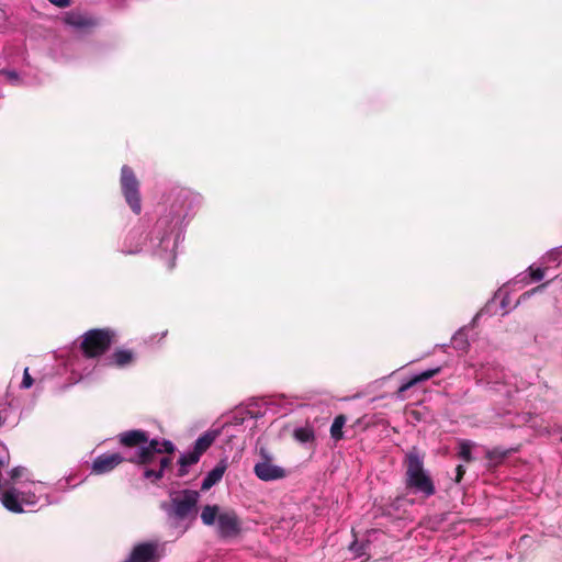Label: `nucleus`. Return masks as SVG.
Segmentation results:
<instances>
[{
  "label": "nucleus",
  "instance_id": "f257e3e1",
  "mask_svg": "<svg viewBox=\"0 0 562 562\" xmlns=\"http://www.w3.org/2000/svg\"><path fill=\"white\" fill-rule=\"evenodd\" d=\"M188 216L187 201L171 206L170 211L161 215L155 224L153 236L148 237L144 226L132 228L125 237L122 252L134 255L150 251L162 259L169 269L175 267L176 248L182 239L183 223Z\"/></svg>",
  "mask_w": 562,
  "mask_h": 562
},
{
  "label": "nucleus",
  "instance_id": "f03ea898",
  "mask_svg": "<svg viewBox=\"0 0 562 562\" xmlns=\"http://www.w3.org/2000/svg\"><path fill=\"white\" fill-rule=\"evenodd\" d=\"M122 446L137 448V450L126 458L130 462L136 464H153L158 454L171 453L175 446L169 440H149L148 434L140 429L128 430L119 435Z\"/></svg>",
  "mask_w": 562,
  "mask_h": 562
},
{
  "label": "nucleus",
  "instance_id": "7ed1b4c3",
  "mask_svg": "<svg viewBox=\"0 0 562 562\" xmlns=\"http://www.w3.org/2000/svg\"><path fill=\"white\" fill-rule=\"evenodd\" d=\"M203 525L215 527L221 538H234L240 531V520L233 509L206 505L200 514Z\"/></svg>",
  "mask_w": 562,
  "mask_h": 562
},
{
  "label": "nucleus",
  "instance_id": "20e7f679",
  "mask_svg": "<svg viewBox=\"0 0 562 562\" xmlns=\"http://www.w3.org/2000/svg\"><path fill=\"white\" fill-rule=\"evenodd\" d=\"M406 484L415 493L429 497L436 488L429 474L424 470L423 457L413 449L406 454Z\"/></svg>",
  "mask_w": 562,
  "mask_h": 562
},
{
  "label": "nucleus",
  "instance_id": "39448f33",
  "mask_svg": "<svg viewBox=\"0 0 562 562\" xmlns=\"http://www.w3.org/2000/svg\"><path fill=\"white\" fill-rule=\"evenodd\" d=\"M43 496H45L44 505H48L46 487L41 482L33 483L31 488L21 493L15 488H9L3 493L0 491L2 505L13 513L23 512V506L33 507L37 505Z\"/></svg>",
  "mask_w": 562,
  "mask_h": 562
},
{
  "label": "nucleus",
  "instance_id": "423d86ee",
  "mask_svg": "<svg viewBox=\"0 0 562 562\" xmlns=\"http://www.w3.org/2000/svg\"><path fill=\"white\" fill-rule=\"evenodd\" d=\"M199 499V492L183 490L171 494V502L161 503L160 508L167 514L169 519L176 521L184 520L187 518H195Z\"/></svg>",
  "mask_w": 562,
  "mask_h": 562
},
{
  "label": "nucleus",
  "instance_id": "0eeeda50",
  "mask_svg": "<svg viewBox=\"0 0 562 562\" xmlns=\"http://www.w3.org/2000/svg\"><path fill=\"white\" fill-rule=\"evenodd\" d=\"M114 333L110 329H90L82 336L81 350L86 358L103 355L112 345Z\"/></svg>",
  "mask_w": 562,
  "mask_h": 562
},
{
  "label": "nucleus",
  "instance_id": "6e6552de",
  "mask_svg": "<svg viewBox=\"0 0 562 562\" xmlns=\"http://www.w3.org/2000/svg\"><path fill=\"white\" fill-rule=\"evenodd\" d=\"M254 473L265 482L282 480L288 475V471L276 464L273 456L265 448L259 451V460L255 463Z\"/></svg>",
  "mask_w": 562,
  "mask_h": 562
},
{
  "label": "nucleus",
  "instance_id": "1a4fd4ad",
  "mask_svg": "<svg viewBox=\"0 0 562 562\" xmlns=\"http://www.w3.org/2000/svg\"><path fill=\"white\" fill-rule=\"evenodd\" d=\"M121 188L125 200L134 213L142 211L139 183L133 170L128 166H123L121 170Z\"/></svg>",
  "mask_w": 562,
  "mask_h": 562
},
{
  "label": "nucleus",
  "instance_id": "9d476101",
  "mask_svg": "<svg viewBox=\"0 0 562 562\" xmlns=\"http://www.w3.org/2000/svg\"><path fill=\"white\" fill-rule=\"evenodd\" d=\"M125 458L121 453H103L98 456L91 465V471L94 474H105L120 465Z\"/></svg>",
  "mask_w": 562,
  "mask_h": 562
},
{
  "label": "nucleus",
  "instance_id": "9b49d317",
  "mask_svg": "<svg viewBox=\"0 0 562 562\" xmlns=\"http://www.w3.org/2000/svg\"><path fill=\"white\" fill-rule=\"evenodd\" d=\"M157 544L144 542L134 547L128 560L131 562H157Z\"/></svg>",
  "mask_w": 562,
  "mask_h": 562
},
{
  "label": "nucleus",
  "instance_id": "f8f14e48",
  "mask_svg": "<svg viewBox=\"0 0 562 562\" xmlns=\"http://www.w3.org/2000/svg\"><path fill=\"white\" fill-rule=\"evenodd\" d=\"M226 470V464L218 463L213 470H211L204 480L202 481L201 488L202 491H207L212 486H214L216 483H218Z\"/></svg>",
  "mask_w": 562,
  "mask_h": 562
},
{
  "label": "nucleus",
  "instance_id": "ddd939ff",
  "mask_svg": "<svg viewBox=\"0 0 562 562\" xmlns=\"http://www.w3.org/2000/svg\"><path fill=\"white\" fill-rule=\"evenodd\" d=\"M134 361V353L127 349H119L114 351L109 359L110 364H114L117 368H125Z\"/></svg>",
  "mask_w": 562,
  "mask_h": 562
},
{
  "label": "nucleus",
  "instance_id": "4468645a",
  "mask_svg": "<svg viewBox=\"0 0 562 562\" xmlns=\"http://www.w3.org/2000/svg\"><path fill=\"white\" fill-rule=\"evenodd\" d=\"M440 372V368H434V369H429V370H426V371H423L422 373L419 374H416L415 376H413L409 381H407L406 383L402 384L401 387H400V392L403 393L407 390H409L412 386H414L415 384L417 383H420V382H424V381H427L429 379H431L432 376H435L436 374H438Z\"/></svg>",
  "mask_w": 562,
  "mask_h": 562
},
{
  "label": "nucleus",
  "instance_id": "2eb2a0df",
  "mask_svg": "<svg viewBox=\"0 0 562 562\" xmlns=\"http://www.w3.org/2000/svg\"><path fill=\"white\" fill-rule=\"evenodd\" d=\"M159 467L158 469H151L147 468L144 471V477L148 479L153 482L159 480L164 470L171 464V459L169 457H160L158 460Z\"/></svg>",
  "mask_w": 562,
  "mask_h": 562
},
{
  "label": "nucleus",
  "instance_id": "dca6fc26",
  "mask_svg": "<svg viewBox=\"0 0 562 562\" xmlns=\"http://www.w3.org/2000/svg\"><path fill=\"white\" fill-rule=\"evenodd\" d=\"M215 438H216V432L203 434L195 440L192 451H194L196 454H199L201 457L203 454V452H205L211 447V445L213 443Z\"/></svg>",
  "mask_w": 562,
  "mask_h": 562
},
{
  "label": "nucleus",
  "instance_id": "f3484780",
  "mask_svg": "<svg viewBox=\"0 0 562 562\" xmlns=\"http://www.w3.org/2000/svg\"><path fill=\"white\" fill-rule=\"evenodd\" d=\"M66 22L76 29H87L97 25L94 19L82 14H71L67 18Z\"/></svg>",
  "mask_w": 562,
  "mask_h": 562
},
{
  "label": "nucleus",
  "instance_id": "a211bd4d",
  "mask_svg": "<svg viewBox=\"0 0 562 562\" xmlns=\"http://www.w3.org/2000/svg\"><path fill=\"white\" fill-rule=\"evenodd\" d=\"M200 458L201 457L192 450L182 453L179 458V476H184L188 473V468L192 464L198 463Z\"/></svg>",
  "mask_w": 562,
  "mask_h": 562
},
{
  "label": "nucleus",
  "instance_id": "6ab92c4d",
  "mask_svg": "<svg viewBox=\"0 0 562 562\" xmlns=\"http://www.w3.org/2000/svg\"><path fill=\"white\" fill-rule=\"evenodd\" d=\"M346 424V417L344 415H338L335 417L331 426H330V436L335 441L342 439V428Z\"/></svg>",
  "mask_w": 562,
  "mask_h": 562
},
{
  "label": "nucleus",
  "instance_id": "aec40b11",
  "mask_svg": "<svg viewBox=\"0 0 562 562\" xmlns=\"http://www.w3.org/2000/svg\"><path fill=\"white\" fill-rule=\"evenodd\" d=\"M294 438L302 443H306L314 439V431L310 427H300L294 430Z\"/></svg>",
  "mask_w": 562,
  "mask_h": 562
},
{
  "label": "nucleus",
  "instance_id": "412c9836",
  "mask_svg": "<svg viewBox=\"0 0 562 562\" xmlns=\"http://www.w3.org/2000/svg\"><path fill=\"white\" fill-rule=\"evenodd\" d=\"M452 344H453V347L458 350H465L469 346V341H468V338H467V334L462 330L458 331L453 337H452Z\"/></svg>",
  "mask_w": 562,
  "mask_h": 562
},
{
  "label": "nucleus",
  "instance_id": "4be33fe9",
  "mask_svg": "<svg viewBox=\"0 0 562 562\" xmlns=\"http://www.w3.org/2000/svg\"><path fill=\"white\" fill-rule=\"evenodd\" d=\"M472 442L462 441L459 447V457L465 462H470L472 460Z\"/></svg>",
  "mask_w": 562,
  "mask_h": 562
},
{
  "label": "nucleus",
  "instance_id": "5701e85b",
  "mask_svg": "<svg viewBox=\"0 0 562 562\" xmlns=\"http://www.w3.org/2000/svg\"><path fill=\"white\" fill-rule=\"evenodd\" d=\"M527 272L529 273V277L531 278L532 281L538 282L544 278L546 269L541 267L533 268V266H530L527 269Z\"/></svg>",
  "mask_w": 562,
  "mask_h": 562
},
{
  "label": "nucleus",
  "instance_id": "b1692460",
  "mask_svg": "<svg viewBox=\"0 0 562 562\" xmlns=\"http://www.w3.org/2000/svg\"><path fill=\"white\" fill-rule=\"evenodd\" d=\"M0 74L13 86H18L21 82L19 74L14 70L2 69Z\"/></svg>",
  "mask_w": 562,
  "mask_h": 562
},
{
  "label": "nucleus",
  "instance_id": "393cba45",
  "mask_svg": "<svg viewBox=\"0 0 562 562\" xmlns=\"http://www.w3.org/2000/svg\"><path fill=\"white\" fill-rule=\"evenodd\" d=\"M562 254L560 248L551 249L546 254V256L541 259V265L548 263L550 261H557L559 256Z\"/></svg>",
  "mask_w": 562,
  "mask_h": 562
},
{
  "label": "nucleus",
  "instance_id": "a878e982",
  "mask_svg": "<svg viewBox=\"0 0 562 562\" xmlns=\"http://www.w3.org/2000/svg\"><path fill=\"white\" fill-rule=\"evenodd\" d=\"M27 470L24 467H15L9 472L10 481L14 482L26 474Z\"/></svg>",
  "mask_w": 562,
  "mask_h": 562
},
{
  "label": "nucleus",
  "instance_id": "bb28decb",
  "mask_svg": "<svg viewBox=\"0 0 562 562\" xmlns=\"http://www.w3.org/2000/svg\"><path fill=\"white\" fill-rule=\"evenodd\" d=\"M33 378L31 376L30 372H29V368H25L24 371H23V380H22V383H21V387L22 389H30L32 385H33Z\"/></svg>",
  "mask_w": 562,
  "mask_h": 562
},
{
  "label": "nucleus",
  "instance_id": "cd10ccee",
  "mask_svg": "<svg viewBox=\"0 0 562 562\" xmlns=\"http://www.w3.org/2000/svg\"><path fill=\"white\" fill-rule=\"evenodd\" d=\"M548 283H549V282H546V283H543V284H540V285L536 286V288H535V289H532L531 291L525 292V293L520 296L519 302H520L521 300H527V299H529V297H530L531 295H533L535 293H538V292L543 291V290L546 289V286L548 285Z\"/></svg>",
  "mask_w": 562,
  "mask_h": 562
},
{
  "label": "nucleus",
  "instance_id": "c85d7f7f",
  "mask_svg": "<svg viewBox=\"0 0 562 562\" xmlns=\"http://www.w3.org/2000/svg\"><path fill=\"white\" fill-rule=\"evenodd\" d=\"M350 551H352L356 555H362L364 553V546L358 544L357 541H353L350 547Z\"/></svg>",
  "mask_w": 562,
  "mask_h": 562
},
{
  "label": "nucleus",
  "instance_id": "c756f323",
  "mask_svg": "<svg viewBox=\"0 0 562 562\" xmlns=\"http://www.w3.org/2000/svg\"><path fill=\"white\" fill-rule=\"evenodd\" d=\"M52 4L58 8H67L70 5V0H48Z\"/></svg>",
  "mask_w": 562,
  "mask_h": 562
},
{
  "label": "nucleus",
  "instance_id": "7c9ffc66",
  "mask_svg": "<svg viewBox=\"0 0 562 562\" xmlns=\"http://www.w3.org/2000/svg\"><path fill=\"white\" fill-rule=\"evenodd\" d=\"M464 472H465V469L463 468V465H458L457 467V482H460V480L462 479Z\"/></svg>",
  "mask_w": 562,
  "mask_h": 562
},
{
  "label": "nucleus",
  "instance_id": "2f4dec72",
  "mask_svg": "<svg viewBox=\"0 0 562 562\" xmlns=\"http://www.w3.org/2000/svg\"><path fill=\"white\" fill-rule=\"evenodd\" d=\"M517 279H519V280H517L516 282H525V283H527V281H526L527 276H525V274L517 276Z\"/></svg>",
  "mask_w": 562,
  "mask_h": 562
},
{
  "label": "nucleus",
  "instance_id": "473e14b6",
  "mask_svg": "<svg viewBox=\"0 0 562 562\" xmlns=\"http://www.w3.org/2000/svg\"><path fill=\"white\" fill-rule=\"evenodd\" d=\"M125 562H131L128 559Z\"/></svg>",
  "mask_w": 562,
  "mask_h": 562
}]
</instances>
